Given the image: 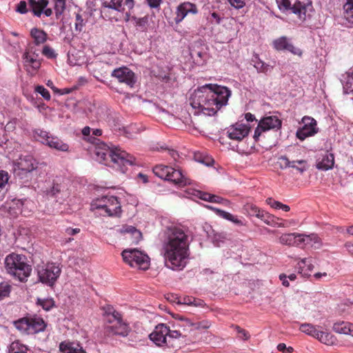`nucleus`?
I'll use <instances>...</instances> for the list:
<instances>
[{"label":"nucleus","instance_id":"nucleus-1","mask_svg":"<svg viewBox=\"0 0 353 353\" xmlns=\"http://www.w3.org/2000/svg\"><path fill=\"white\" fill-rule=\"evenodd\" d=\"M231 95V90L225 86L207 84L194 91L190 99V105L196 110L195 114L201 112L205 115L212 116L227 105Z\"/></svg>","mask_w":353,"mask_h":353},{"label":"nucleus","instance_id":"nucleus-2","mask_svg":"<svg viewBox=\"0 0 353 353\" xmlns=\"http://www.w3.org/2000/svg\"><path fill=\"white\" fill-rule=\"evenodd\" d=\"M163 250L168 267L181 270L187 264L189 256L188 236L179 227H170L166 232Z\"/></svg>","mask_w":353,"mask_h":353},{"label":"nucleus","instance_id":"nucleus-3","mask_svg":"<svg viewBox=\"0 0 353 353\" xmlns=\"http://www.w3.org/2000/svg\"><path fill=\"white\" fill-rule=\"evenodd\" d=\"M95 154L99 163L112 167L122 173L126 172L128 166L136 164L133 155L118 148L110 149L105 143L97 148Z\"/></svg>","mask_w":353,"mask_h":353},{"label":"nucleus","instance_id":"nucleus-4","mask_svg":"<svg viewBox=\"0 0 353 353\" xmlns=\"http://www.w3.org/2000/svg\"><path fill=\"white\" fill-rule=\"evenodd\" d=\"M26 260L23 254L12 252L7 255L5 259L7 273L20 281H26L32 272V267Z\"/></svg>","mask_w":353,"mask_h":353},{"label":"nucleus","instance_id":"nucleus-5","mask_svg":"<svg viewBox=\"0 0 353 353\" xmlns=\"http://www.w3.org/2000/svg\"><path fill=\"white\" fill-rule=\"evenodd\" d=\"M153 173L161 179L168 180L179 187L191 184V179L183 174L180 170L165 165H157L152 168Z\"/></svg>","mask_w":353,"mask_h":353},{"label":"nucleus","instance_id":"nucleus-6","mask_svg":"<svg viewBox=\"0 0 353 353\" xmlns=\"http://www.w3.org/2000/svg\"><path fill=\"white\" fill-rule=\"evenodd\" d=\"M14 326L22 334L30 335L43 332L46 323L39 316H25L24 317L13 321Z\"/></svg>","mask_w":353,"mask_h":353},{"label":"nucleus","instance_id":"nucleus-7","mask_svg":"<svg viewBox=\"0 0 353 353\" xmlns=\"http://www.w3.org/2000/svg\"><path fill=\"white\" fill-rule=\"evenodd\" d=\"M92 208L101 210L103 216H119L121 213V207L118 198L114 196H104L97 198L92 203Z\"/></svg>","mask_w":353,"mask_h":353},{"label":"nucleus","instance_id":"nucleus-8","mask_svg":"<svg viewBox=\"0 0 353 353\" xmlns=\"http://www.w3.org/2000/svg\"><path fill=\"white\" fill-rule=\"evenodd\" d=\"M279 10L282 11L292 10L301 20H305L309 11L312 9L310 0H296L292 4L290 0H276Z\"/></svg>","mask_w":353,"mask_h":353},{"label":"nucleus","instance_id":"nucleus-9","mask_svg":"<svg viewBox=\"0 0 353 353\" xmlns=\"http://www.w3.org/2000/svg\"><path fill=\"white\" fill-rule=\"evenodd\" d=\"M170 327L165 323H159L154 330L149 334V338L156 345L159 347H176L174 337H171Z\"/></svg>","mask_w":353,"mask_h":353},{"label":"nucleus","instance_id":"nucleus-10","mask_svg":"<svg viewBox=\"0 0 353 353\" xmlns=\"http://www.w3.org/2000/svg\"><path fill=\"white\" fill-rule=\"evenodd\" d=\"M36 269L39 281L50 287L54 286L61 273V268L54 263L38 265Z\"/></svg>","mask_w":353,"mask_h":353},{"label":"nucleus","instance_id":"nucleus-11","mask_svg":"<svg viewBox=\"0 0 353 353\" xmlns=\"http://www.w3.org/2000/svg\"><path fill=\"white\" fill-rule=\"evenodd\" d=\"M33 138L44 145L49 146L50 148L67 152L69 150V145L59 138L54 137L49 132L42 129H36L33 130Z\"/></svg>","mask_w":353,"mask_h":353},{"label":"nucleus","instance_id":"nucleus-12","mask_svg":"<svg viewBox=\"0 0 353 353\" xmlns=\"http://www.w3.org/2000/svg\"><path fill=\"white\" fill-rule=\"evenodd\" d=\"M173 317L175 321L172 324L170 336L174 337V341L181 337L185 338L194 330V323L179 314H174Z\"/></svg>","mask_w":353,"mask_h":353},{"label":"nucleus","instance_id":"nucleus-13","mask_svg":"<svg viewBox=\"0 0 353 353\" xmlns=\"http://www.w3.org/2000/svg\"><path fill=\"white\" fill-rule=\"evenodd\" d=\"M121 255L123 261L131 267L146 270L150 266L148 256L143 254L136 248L125 250L122 252Z\"/></svg>","mask_w":353,"mask_h":353},{"label":"nucleus","instance_id":"nucleus-14","mask_svg":"<svg viewBox=\"0 0 353 353\" xmlns=\"http://www.w3.org/2000/svg\"><path fill=\"white\" fill-rule=\"evenodd\" d=\"M37 165L38 163L32 155L21 157L16 164L17 167L14 168V174L21 179H23V176H28V174L34 170Z\"/></svg>","mask_w":353,"mask_h":353},{"label":"nucleus","instance_id":"nucleus-15","mask_svg":"<svg viewBox=\"0 0 353 353\" xmlns=\"http://www.w3.org/2000/svg\"><path fill=\"white\" fill-rule=\"evenodd\" d=\"M282 121L275 116L266 117L262 119L254 130V139L257 141L263 132L270 130H279L281 128Z\"/></svg>","mask_w":353,"mask_h":353},{"label":"nucleus","instance_id":"nucleus-16","mask_svg":"<svg viewBox=\"0 0 353 353\" xmlns=\"http://www.w3.org/2000/svg\"><path fill=\"white\" fill-rule=\"evenodd\" d=\"M130 332V325L123 321V317L114 325H105L104 327V333L107 336L126 337Z\"/></svg>","mask_w":353,"mask_h":353},{"label":"nucleus","instance_id":"nucleus-17","mask_svg":"<svg viewBox=\"0 0 353 353\" xmlns=\"http://www.w3.org/2000/svg\"><path fill=\"white\" fill-rule=\"evenodd\" d=\"M303 127L296 131V137L301 141L305 140L310 136L314 135L318 132L317 121L312 117L305 116L302 119Z\"/></svg>","mask_w":353,"mask_h":353},{"label":"nucleus","instance_id":"nucleus-18","mask_svg":"<svg viewBox=\"0 0 353 353\" xmlns=\"http://www.w3.org/2000/svg\"><path fill=\"white\" fill-rule=\"evenodd\" d=\"M243 211L247 216L256 217L268 225H270L274 220V216L271 214L259 208L252 203L244 205Z\"/></svg>","mask_w":353,"mask_h":353},{"label":"nucleus","instance_id":"nucleus-19","mask_svg":"<svg viewBox=\"0 0 353 353\" xmlns=\"http://www.w3.org/2000/svg\"><path fill=\"white\" fill-rule=\"evenodd\" d=\"M111 76L117 78L119 83H125L130 87H132L136 82L134 73L128 67L117 68L112 71Z\"/></svg>","mask_w":353,"mask_h":353},{"label":"nucleus","instance_id":"nucleus-20","mask_svg":"<svg viewBox=\"0 0 353 353\" xmlns=\"http://www.w3.org/2000/svg\"><path fill=\"white\" fill-rule=\"evenodd\" d=\"M198 13L197 6L190 2H183L176 7L174 21L176 24H179L188 14Z\"/></svg>","mask_w":353,"mask_h":353},{"label":"nucleus","instance_id":"nucleus-21","mask_svg":"<svg viewBox=\"0 0 353 353\" xmlns=\"http://www.w3.org/2000/svg\"><path fill=\"white\" fill-rule=\"evenodd\" d=\"M250 128L245 124L236 123L228 128L227 133L230 139L241 141L248 136Z\"/></svg>","mask_w":353,"mask_h":353},{"label":"nucleus","instance_id":"nucleus-22","mask_svg":"<svg viewBox=\"0 0 353 353\" xmlns=\"http://www.w3.org/2000/svg\"><path fill=\"white\" fill-rule=\"evenodd\" d=\"M273 46L276 50H287L299 57L303 53L302 50L295 47L286 37H281L274 40L273 41Z\"/></svg>","mask_w":353,"mask_h":353},{"label":"nucleus","instance_id":"nucleus-23","mask_svg":"<svg viewBox=\"0 0 353 353\" xmlns=\"http://www.w3.org/2000/svg\"><path fill=\"white\" fill-rule=\"evenodd\" d=\"M134 6V0H105L102 3L104 8H111L119 12H124L125 8L131 10Z\"/></svg>","mask_w":353,"mask_h":353},{"label":"nucleus","instance_id":"nucleus-24","mask_svg":"<svg viewBox=\"0 0 353 353\" xmlns=\"http://www.w3.org/2000/svg\"><path fill=\"white\" fill-rule=\"evenodd\" d=\"M279 241L280 243L289 246H303V234L297 232L283 234Z\"/></svg>","mask_w":353,"mask_h":353},{"label":"nucleus","instance_id":"nucleus-25","mask_svg":"<svg viewBox=\"0 0 353 353\" xmlns=\"http://www.w3.org/2000/svg\"><path fill=\"white\" fill-rule=\"evenodd\" d=\"M59 350L62 353H87L79 343L66 341L59 344Z\"/></svg>","mask_w":353,"mask_h":353},{"label":"nucleus","instance_id":"nucleus-26","mask_svg":"<svg viewBox=\"0 0 353 353\" xmlns=\"http://www.w3.org/2000/svg\"><path fill=\"white\" fill-rule=\"evenodd\" d=\"M208 208L212 210L216 214H218L219 216L221 217L222 219L230 221L239 225H245V219H239L236 216H234L233 214L230 212L210 206L208 207Z\"/></svg>","mask_w":353,"mask_h":353},{"label":"nucleus","instance_id":"nucleus-27","mask_svg":"<svg viewBox=\"0 0 353 353\" xmlns=\"http://www.w3.org/2000/svg\"><path fill=\"white\" fill-rule=\"evenodd\" d=\"M32 48L30 47L23 54V59L27 64L31 66L34 72H37L41 67V62L39 59H37V57L32 55Z\"/></svg>","mask_w":353,"mask_h":353},{"label":"nucleus","instance_id":"nucleus-28","mask_svg":"<svg viewBox=\"0 0 353 353\" xmlns=\"http://www.w3.org/2000/svg\"><path fill=\"white\" fill-rule=\"evenodd\" d=\"M48 3V0H29L33 14L38 17H41L43 9L47 7Z\"/></svg>","mask_w":353,"mask_h":353},{"label":"nucleus","instance_id":"nucleus-29","mask_svg":"<svg viewBox=\"0 0 353 353\" xmlns=\"http://www.w3.org/2000/svg\"><path fill=\"white\" fill-rule=\"evenodd\" d=\"M104 314L107 323L106 325H114L123 316L120 312L115 310L110 306H108L106 308H105Z\"/></svg>","mask_w":353,"mask_h":353},{"label":"nucleus","instance_id":"nucleus-30","mask_svg":"<svg viewBox=\"0 0 353 353\" xmlns=\"http://www.w3.org/2000/svg\"><path fill=\"white\" fill-rule=\"evenodd\" d=\"M333 330L339 334H350L353 336V324L350 322H337L333 325Z\"/></svg>","mask_w":353,"mask_h":353},{"label":"nucleus","instance_id":"nucleus-31","mask_svg":"<svg viewBox=\"0 0 353 353\" xmlns=\"http://www.w3.org/2000/svg\"><path fill=\"white\" fill-rule=\"evenodd\" d=\"M334 164V157L332 153H326L323 156L322 159L319 161L316 165L321 170H329Z\"/></svg>","mask_w":353,"mask_h":353},{"label":"nucleus","instance_id":"nucleus-32","mask_svg":"<svg viewBox=\"0 0 353 353\" xmlns=\"http://www.w3.org/2000/svg\"><path fill=\"white\" fill-rule=\"evenodd\" d=\"M8 353H32L31 349L19 340L12 342L8 346Z\"/></svg>","mask_w":353,"mask_h":353},{"label":"nucleus","instance_id":"nucleus-33","mask_svg":"<svg viewBox=\"0 0 353 353\" xmlns=\"http://www.w3.org/2000/svg\"><path fill=\"white\" fill-rule=\"evenodd\" d=\"M30 35L35 45L42 44L48 39L47 33L43 30L37 28L31 29Z\"/></svg>","mask_w":353,"mask_h":353},{"label":"nucleus","instance_id":"nucleus-34","mask_svg":"<svg viewBox=\"0 0 353 353\" xmlns=\"http://www.w3.org/2000/svg\"><path fill=\"white\" fill-rule=\"evenodd\" d=\"M177 303L179 304H186L187 305L194 307H203L204 301L201 299H196L192 296L176 297Z\"/></svg>","mask_w":353,"mask_h":353},{"label":"nucleus","instance_id":"nucleus-35","mask_svg":"<svg viewBox=\"0 0 353 353\" xmlns=\"http://www.w3.org/2000/svg\"><path fill=\"white\" fill-rule=\"evenodd\" d=\"M303 245H310L311 246L314 247L315 249H319L322 245L321 239H320L317 234H303Z\"/></svg>","mask_w":353,"mask_h":353},{"label":"nucleus","instance_id":"nucleus-36","mask_svg":"<svg viewBox=\"0 0 353 353\" xmlns=\"http://www.w3.org/2000/svg\"><path fill=\"white\" fill-rule=\"evenodd\" d=\"M252 61L254 63V67L258 72L267 74L270 70V68H273V66H270L269 64L261 61L257 54H254Z\"/></svg>","mask_w":353,"mask_h":353},{"label":"nucleus","instance_id":"nucleus-37","mask_svg":"<svg viewBox=\"0 0 353 353\" xmlns=\"http://www.w3.org/2000/svg\"><path fill=\"white\" fill-rule=\"evenodd\" d=\"M316 339L321 343L327 345H334L336 341V337L333 334L322 331H318Z\"/></svg>","mask_w":353,"mask_h":353},{"label":"nucleus","instance_id":"nucleus-38","mask_svg":"<svg viewBox=\"0 0 353 353\" xmlns=\"http://www.w3.org/2000/svg\"><path fill=\"white\" fill-rule=\"evenodd\" d=\"M343 15L346 20L353 24V0H343Z\"/></svg>","mask_w":353,"mask_h":353},{"label":"nucleus","instance_id":"nucleus-39","mask_svg":"<svg viewBox=\"0 0 353 353\" xmlns=\"http://www.w3.org/2000/svg\"><path fill=\"white\" fill-rule=\"evenodd\" d=\"M299 330L314 338H316L319 331L314 325L307 323L301 324L299 326Z\"/></svg>","mask_w":353,"mask_h":353},{"label":"nucleus","instance_id":"nucleus-40","mask_svg":"<svg viewBox=\"0 0 353 353\" xmlns=\"http://www.w3.org/2000/svg\"><path fill=\"white\" fill-rule=\"evenodd\" d=\"M298 265L299 273L303 274V276H307V271H311L314 268L310 259H301L298 263Z\"/></svg>","mask_w":353,"mask_h":353},{"label":"nucleus","instance_id":"nucleus-41","mask_svg":"<svg viewBox=\"0 0 353 353\" xmlns=\"http://www.w3.org/2000/svg\"><path fill=\"white\" fill-rule=\"evenodd\" d=\"M132 19L134 21V23L136 27L141 31H146L148 27L149 19L148 17H143L141 18H138L136 17H132Z\"/></svg>","mask_w":353,"mask_h":353},{"label":"nucleus","instance_id":"nucleus-42","mask_svg":"<svg viewBox=\"0 0 353 353\" xmlns=\"http://www.w3.org/2000/svg\"><path fill=\"white\" fill-rule=\"evenodd\" d=\"M62 191H63V188H62L61 185L54 184L50 189L46 188L44 192L48 196L58 197L59 194H61Z\"/></svg>","mask_w":353,"mask_h":353},{"label":"nucleus","instance_id":"nucleus-43","mask_svg":"<svg viewBox=\"0 0 353 353\" xmlns=\"http://www.w3.org/2000/svg\"><path fill=\"white\" fill-rule=\"evenodd\" d=\"M37 303L43 307V310L48 311L54 306V301L52 299H38Z\"/></svg>","mask_w":353,"mask_h":353},{"label":"nucleus","instance_id":"nucleus-44","mask_svg":"<svg viewBox=\"0 0 353 353\" xmlns=\"http://www.w3.org/2000/svg\"><path fill=\"white\" fill-rule=\"evenodd\" d=\"M279 163L281 168H296L295 161H290L286 156H281L279 159Z\"/></svg>","mask_w":353,"mask_h":353},{"label":"nucleus","instance_id":"nucleus-45","mask_svg":"<svg viewBox=\"0 0 353 353\" xmlns=\"http://www.w3.org/2000/svg\"><path fill=\"white\" fill-rule=\"evenodd\" d=\"M66 1H59L54 3V10L57 18L61 17L63 12L65 10Z\"/></svg>","mask_w":353,"mask_h":353},{"label":"nucleus","instance_id":"nucleus-46","mask_svg":"<svg viewBox=\"0 0 353 353\" xmlns=\"http://www.w3.org/2000/svg\"><path fill=\"white\" fill-rule=\"evenodd\" d=\"M8 173L5 171H0V193L3 192L6 189V186L8 183Z\"/></svg>","mask_w":353,"mask_h":353},{"label":"nucleus","instance_id":"nucleus-47","mask_svg":"<svg viewBox=\"0 0 353 353\" xmlns=\"http://www.w3.org/2000/svg\"><path fill=\"white\" fill-rule=\"evenodd\" d=\"M34 91L37 93H39L41 95V97L46 100H50L51 95L46 88L43 85H37L34 88Z\"/></svg>","mask_w":353,"mask_h":353},{"label":"nucleus","instance_id":"nucleus-48","mask_svg":"<svg viewBox=\"0 0 353 353\" xmlns=\"http://www.w3.org/2000/svg\"><path fill=\"white\" fill-rule=\"evenodd\" d=\"M11 286L7 283H0V300L10 295Z\"/></svg>","mask_w":353,"mask_h":353},{"label":"nucleus","instance_id":"nucleus-49","mask_svg":"<svg viewBox=\"0 0 353 353\" xmlns=\"http://www.w3.org/2000/svg\"><path fill=\"white\" fill-rule=\"evenodd\" d=\"M42 53L48 59H54L57 56L54 49L50 47V46H43Z\"/></svg>","mask_w":353,"mask_h":353},{"label":"nucleus","instance_id":"nucleus-50","mask_svg":"<svg viewBox=\"0 0 353 353\" xmlns=\"http://www.w3.org/2000/svg\"><path fill=\"white\" fill-rule=\"evenodd\" d=\"M195 159L197 161L201 162V163L205 164L206 165H211L212 163H213L212 157L208 156L202 157L201 154H195Z\"/></svg>","mask_w":353,"mask_h":353},{"label":"nucleus","instance_id":"nucleus-51","mask_svg":"<svg viewBox=\"0 0 353 353\" xmlns=\"http://www.w3.org/2000/svg\"><path fill=\"white\" fill-rule=\"evenodd\" d=\"M228 3L234 8L241 9L245 7V0H228Z\"/></svg>","mask_w":353,"mask_h":353},{"label":"nucleus","instance_id":"nucleus-52","mask_svg":"<svg viewBox=\"0 0 353 353\" xmlns=\"http://www.w3.org/2000/svg\"><path fill=\"white\" fill-rule=\"evenodd\" d=\"M76 30H81V28L84 26L83 19L81 15L79 14H77L75 16V23H74Z\"/></svg>","mask_w":353,"mask_h":353},{"label":"nucleus","instance_id":"nucleus-53","mask_svg":"<svg viewBox=\"0 0 353 353\" xmlns=\"http://www.w3.org/2000/svg\"><path fill=\"white\" fill-rule=\"evenodd\" d=\"M296 162V164L297 163L299 166L296 165V168H295L297 171H299L301 173H303L305 171L307 170V162L305 160H299V161H294Z\"/></svg>","mask_w":353,"mask_h":353},{"label":"nucleus","instance_id":"nucleus-54","mask_svg":"<svg viewBox=\"0 0 353 353\" xmlns=\"http://www.w3.org/2000/svg\"><path fill=\"white\" fill-rule=\"evenodd\" d=\"M16 10L20 14H26L28 11L27 8V3L22 0L17 6Z\"/></svg>","mask_w":353,"mask_h":353},{"label":"nucleus","instance_id":"nucleus-55","mask_svg":"<svg viewBox=\"0 0 353 353\" xmlns=\"http://www.w3.org/2000/svg\"><path fill=\"white\" fill-rule=\"evenodd\" d=\"M266 203L268 205H269L270 207L274 209H279L281 202L276 201L272 198H268L266 199Z\"/></svg>","mask_w":353,"mask_h":353},{"label":"nucleus","instance_id":"nucleus-56","mask_svg":"<svg viewBox=\"0 0 353 353\" xmlns=\"http://www.w3.org/2000/svg\"><path fill=\"white\" fill-rule=\"evenodd\" d=\"M210 326V323L208 321H201L194 323V330L208 329Z\"/></svg>","mask_w":353,"mask_h":353},{"label":"nucleus","instance_id":"nucleus-57","mask_svg":"<svg viewBox=\"0 0 353 353\" xmlns=\"http://www.w3.org/2000/svg\"><path fill=\"white\" fill-rule=\"evenodd\" d=\"M277 349L279 351L282 352H285L286 351L287 352L290 353V352H293L292 347L290 346V347H287L286 344L283 343L278 344Z\"/></svg>","mask_w":353,"mask_h":353},{"label":"nucleus","instance_id":"nucleus-58","mask_svg":"<svg viewBox=\"0 0 353 353\" xmlns=\"http://www.w3.org/2000/svg\"><path fill=\"white\" fill-rule=\"evenodd\" d=\"M137 131L138 128L136 127L135 124H132L126 130L127 137L132 139L134 135L132 134V132H137Z\"/></svg>","mask_w":353,"mask_h":353},{"label":"nucleus","instance_id":"nucleus-59","mask_svg":"<svg viewBox=\"0 0 353 353\" xmlns=\"http://www.w3.org/2000/svg\"><path fill=\"white\" fill-rule=\"evenodd\" d=\"M210 202L225 203H228V201L227 199H223L221 196L211 194Z\"/></svg>","mask_w":353,"mask_h":353},{"label":"nucleus","instance_id":"nucleus-60","mask_svg":"<svg viewBox=\"0 0 353 353\" xmlns=\"http://www.w3.org/2000/svg\"><path fill=\"white\" fill-rule=\"evenodd\" d=\"M198 195L202 200L210 201L211 194L206 193V192H199Z\"/></svg>","mask_w":353,"mask_h":353},{"label":"nucleus","instance_id":"nucleus-61","mask_svg":"<svg viewBox=\"0 0 353 353\" xmlns=\"http://www.w3.org/2000/svg\"><path fill=\"white\" fill-rule=\"evenodd\" d=\"M348 90L350 92H353V73L348 77L347 81L346 83Z\"/></svg>","mask_w":353,"mask_h":353},{"label":"nucleus","instance_id":"nucleus-62","mask_svg":"<svg viewBox=\"0 0 353 353\" xmlns=\"http://www.w3.org/2000/svg\"><path fill=\"white\" fill-rule=\"evenodd\" d=\"M65 232L66 234H68V235H75L76 234L80 232V229L79 228H68L65 229Z\"/></svg>","mask_w":353,"mask_h":353},{"label":"nucleus","instance_id":"nucleus-63","mask_svg":"<svg viewBox=\"0 0 353 353\" xmlns=\"http://www.w3.org/2000/svg\"><path fill=\"white\" fill-rule=\"evenodd\" d=\"M237 330L239 334H240V336L244 339V340H247L248 338H249L250 335L248 332H246L245 330L241 329L240 327H237Z\"/></svg>","mask_w":353,"mask_h":353},{"label":"nucleus","instance_id":"nucleus-64","mask_svg":"<svg viewBox=\"0 0 353 353\" xmlns=\"http://www.w3.org/2000/svg\"><path fill=\"white\" fill-rule=\"evenodd\" d=\"M149 6L151 8H159L162 0H147Z\"/></svg>","mask_w":353,"mask_h":353}]
</instances>
